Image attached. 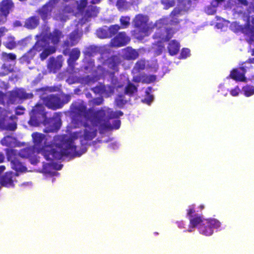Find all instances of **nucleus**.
<instances>
[{"label": "nucleus", "instance_id": "nucleus-1", "mask_svg": "<svg viewBox=\"0 0 254 254\" xmlns=\"http://www.w3.org/2000/svg\"><path fill=\"white\" fill-rule=\"evenodd\" d=\"M34 143L33 147L38 153H41L47 161L51 163L54 160L61 159L63 156L70 155L80 156L85 152L76 150L74 141L77 138V135L73 134L68 137L67 135L58 136V140L61 141L58 144L47 145V139L45 134L37 132L32 134Z\"/></svg>", "mask_w": 254, "mask_h": 254}, {"label": "nucleus", "instance_id": "nucleus-2", "mask_svg": "<svg viewBox=\"0 0 254 254\" xmlns=\"http://www.w3.org/2000/svg\"><path fill=\"white\" fill-rule=\"evenodd\" d=\"M70 109L74 114L73 121L77 124H82L84 118L86 121L90 120L96 125H101L115 117V113L110 108L106 107H102L97 111H94L93 108L87 110L85 105L75 102L71 104Z\"/></svg>", "mask_w": 254, "mask_h": 254}, {"label": "nucleus", "instance_id": "nucleus-3", "mask_svg": "<svg viewBox=\"0 0 254 254\" xmlns=\"http://www.w3.org/2000/svg\"><path fill=\"white\" fill-rule=\"evenodd\" d=\"M247 11L249 14L247 22L244 27L240 26V29L243 33L250 37L248 42L251 44L254 40V0L250 2Z\"/></svg>", "mask_w": 254, "mask_h": 254}, {"label": "nucleus", "instance_id": "nucleus-4", "mask_svg": "<svg viewBox=\"0 0 254 254\" xmlns=\"http://www.w3.org/2000/svg\"><path fill=\"white\" fill-rule=\"evenodd\" d=\"M33 94L27 93L23 88H16L9 92L7 103L11 104L21 103L24 100L32 98Z\"/></svg>", "mask_w": 254, "mask_h": 254}, {"label": "nucleus", "instance_id": "nucleus-5", "mask_svg": "<svg viewBox=\"0 0 254 254\" xmlns=\"http://www.w3.org/2000/svg\"><path fill=\"white\" fill-rule=\"evenodd\" d=\"M30 119L28 122L29 125L32 126H38L41 120L46 117L44 107L42 104H37L33 107L30 113Z\"/></svg>", "mask_w": 254, "mask_h": 254}, {"label": "nucleus", "instance_id": "nucleus-6", "mask_svg": "<svg viewBox=\"0 0 254 254\" xmlns=\"http://www.w3.org/2000/svg\"><path fill=\"white\" fill-rule=\"evenodd\" d=\"M221 223L217 219L210 218L204 220V222L199 226L198 230L202 235L210 236L213 233L214 228H218L220 227Z\"/></svg>", "mask_w": 254, "mask_h": 254}, {"label": "nucleus", "instance_id": "nucleus-7", "mask_svg": "<svg viewBox=\"0 0 254 254\" xmlns=\"http://www.w3.org/2000/svg\"><path fill=\"white\" fill-rule=\"evenodd\" d=\"M14 7L12 0H2L0 2V25L6 23L9 14Z\"/></svg>", "mask_w": 254, "mask_h": 254}, {"label": "nucleus", "instance_id": "nucleus-8", "mask_svg": "<svg viewBox=\"0 0 254 254\" xmlns=\"http://www.w3.org/2000/svg\"><path fill=\"white\" fill-rule=\"evenodd\" d=\"M43 101L47 107L54 110L61 108L63 105L58 95H48L43 98Z\"/></svg>", "mask_w": 254, "mask_h": 254}, {"label": "nucleus", "instance_id": "nucleus-9", "mask_svg": "<svg viewBox=\"0 0 254 254\" xmlns=\"http://www.w3.org/2000/svg\"><path fill=\"white\" fill-rule=\"evenodd\" d=\"M130 41L125 32H120L111 40L110 45L113 47H121L127 45Z\"/></svg>", "mask_w": 254, "mask_h": 254}, {"label": "nucleus", "instance_id": "nucleus-10", "mask_svg": "<svg viewBox=\"0 0 254 254\" xmlns=\"http://www.w3.org/2000/svg\"><path fill=\"white\" fill-rule=\"evenodd\" d=\"M54 7V2L50 0L38 8L36 12L38 14L43 21H46L50 18Z\"/></svg>", "mask_w": 254, "mask_h": 254}, {"label": "nucleus", "instance_id": "nucleus-11", "mask_svg": "<svg viewBox=\"0 0 254 254\" xmlns=\"http://www.w3.org/2000/svg\"><path fill=\"white\" fill-rule=\"evenodd\" d=\"M247 67L242 65L239 68H233L230 72L228 78H231L236 81L247 82L245 74L247 71Z\"/></svg>", "mask_w": 254, "mask_h": 254}, {"label": "nucleus", "instance_id": "nucleus-12", "mask_svg": "<svg viewBox=\"0 0 254 254\" xmlns=\"http://www.w3.org/2000/svg\"><path fill=\"white\" fill-rule=\"evenodd\" d=\"M174 32L171 28H159L157 29L153 36L154 39H158L160 41H169L173 37Z\"/></svg>", "mask_w": 254, "mask_h": 254}, {"label": "nucleus", "instance_id": "nucleus-13", "mask_svg": "<svg viewBox=\"0 0 254 254\" xmlns=\"http://www.w3.org/2000/svg\"><path fill=\"white\" fill-rule=\"evenodd\" d=\"M14 152V150L10 149L7 152V159L10 161L11 168L16 172H25L27 171L26 167L16 157L10 155H15Z\"/></svg>", "mask_w": 254, "mask_h": 254}, {"label": "nucleus", "instance_id": "nucleus-14", "mask_svg": "<svg viewBox=\"0 0 254 254\" xmlns=\"http://www.w3.org/2000/svg\"><path fill=\"white\" fill-rule=\"evenodd\" d=\"M36 38H37L36 42L32 48L30 49L32 51L36 52V53L41 52L49 47L50 44L48 42V38L46 36L40 34V35H37Z\"/></svg>", "mask_w": 254, "mask_h": 254}, {"label": "nucleus", "instance_id": "nucleus-15", "mask_svg": "<svg viewBox=\"0 0 254 254\" xmlns=\"http://www.w3.org/2000/svg\"><path fill=\"white\" fill-rule=\"evenodd\" d=\"M106 123V122H105L104 123L102 124L101 126L103 125ZM93 124L94 125H92L91 126L88 125L87 122H84L81 124L85 127L84 130L83 138L85 140H92L96 136L97 129L95 128L94 127V125H95L94 123ZM98 125H97V126ZM100 125L101 126V125Z\"/></svg>", "mask_w": 254, "mask_h": 254}, {"label": "nucleus", "instance_id": "nucleus-16", "mask_svg": "<svg viewBox=\"0 0 254 254\" xmlns=\"http://www.w3.org/2000/svg\"><path fill=\"white\" fill-rule=\"evenodd\" d=\"M63 65L62 56H58L57 58L50 57L48 60L47 67L50 72L56 73L60 70Z\"/></svg>", "mask_w": 254, "mask_h": 254}, {"label": "nucleus", "instance_id": "nucleus-17", "mask_svg": "<svg viewBox=\"0 0 254 254\" xmlns=\"http://www.w3.org/2000/svg\"><path fill=\"white\" fill-rule=\"evenodd\" d=\"M133 24L135 27L139 29V31L146 33L148 29L147 26L146 17L142 14H138L133 19Z\"/></svg>", "mask_w": 254, "mask_h": 254}, {"label": "nucleus", "instance_id": "nucleus-18", "mask_svg": "<svg viewBox=\"0 0 254 254\" xmlns=\"http://www.w3.org/2000/svg\"><path fill=\"white\" fill-rule=\"evenodd\" d=\"M80 37L78 29H75L69 34L68 38L64 42L63 46L68 48L76 45L78 43Z\"/></svg>", "mask_w": 254, "mask_h": 254}, {"label": "nucleus", "instance_id": "nucleus-19", "mask_svg": "<svg viewBox=\"0 0 254 254\" xmlns=\"http://www.w3.org/2000/svg\"><path fill=\"white\" fill-rule=\"evenodd\" d=\"M139 57V53L131 47H127L122 50V57L127 61H133Z\"/></svg>", "mask_w": 254, "mask_h": 254}, {"label": "nucleus", "instance_id": "nucleus-20", "mask_svg": "<svg viewBox=\"0 0 254 254\" xmlns=\"http://www.w3.org/2000/svg\"><path fill=\"white\" fill-rule=\"evenodd\" d=\"M40 24V18L38 16L33 15L25 19L24 27L29 30L36 29Z\"/></svg>", "mask_w": 254, "mask_h": 254}, {"label": "nucleus", "instance_id": "nucleus-21", "mask_svg": "<svg viewBox=\"0 0 254 254\" xmlns=\"http://www.w3.org/2000/svg\"><path fill=\"white\" fill-rule=\"evenodd\" d=\"M13 174L12 172H6L0 179V184L5 187H13Z\"/></svg>", "mask_w": 254, "mask_h": 254}, {"label": "nucleus", "instance_id": "nucleus-22", "mask_svg": "<svg viewBox=\"0 0 254 254\" xmlns=\"http://www.w3.org/2000/svg\"><path fill=\"white\" fill-rule=\"evenodd\" d=\"M121 63V60L119 56L117 55H113L108 58L105 64L111 69L118 70V66Z\"/></svg>", "mask_w": 254, "mask_h": 254}, {"label": "nucleus", "instance_id": "nucleus-23", "mask_svg": "<svg viewBox=\"0 0 254 254\" xmlns=\"http://www.w3.org/2000/svg\"><path fill=\"white\" fill-rule=\"evenodd\" d=\"M180 44L176 40L171 41L167 47L168 53L171 56L177 55L180 50Z\"/></svg>", "mask_w": 254, "mask_h": 254}, {"label": "nucleus", "instance_id": "nucleus-24", "mask_svg": "<svg viewBox=\"0 0 254 254\" xmlns=\"http://www.w3.org/2000/svg\"><path fill=\"white\" fill-rule=\"evenodd\" d=\"M190 225L191 228L198 227L202 223L204 222L202 216L198 214H194V216L189 218Z\"/></svg>", "mask_w": 254, "mask_h": 254}, {"label": "nucleus", "instance_id": "nucleus-25", "mask_svg": "<svg viewBox=\"0 0 254 254\" xmlns=\"http://www.w3.org/2000/svg\"><path fill=\"white\" fill-rule=\"evenodd\" d=\"M14 64L10 63H3L1 66L0 71V76H4L14 71Z\"/></svg>", "mask_w": 254, "mask_h": 254}, {"label": "nucleus", "instance_id": "nucleus-26", "mask_svg": "<svg viewBox=\"0 0 254 254\" xmlns=\"http://www.w3.org/2000/svg\"><path fill=\"white\" fill-rule=\"evenodd\" d=\"M35 150H36L32 147H27L21 149L18 153V155L23 158H29L35 153Z\"/></svg>", "mask_w": 254, "mask_h": 254}, {"label": "nucleus", "instance_id": "nucleus-27", "mask_svg": "<svg viewBox=\"0 0 254 254\" xmlns=\"http://www.w3.org/2000/svg\"><path fill=\"white\" fill-rule=\"evenodd\" d=\"M3 45L9 50H13L17 46L15 38L12 35H9L5 38V41L3 43Z\"/></svg>", "mask_w": 254, "mask_h": 254}, {"label": "nucleus", "instance_id": "nucleus-28", "mask_svg": "<svg viewBox=\"0 0 254 254\" xmlns=\"http://www.w3.org/2000/svg\"><path fill=\"white\" fill-rule=\"evenodd\" d=\"M80 56V51L77 48H74L72 49L70 54L69 58L67 60L68 64L74 63L77 61Z\"/></svg>", "mask_w": 254, "mask_h": 254}, {"label": "nucleus", "instance_id": "nucleus-29", "mask_svg": "<svg viewBox=\"0 0 254 254\" xmlns=\"http://www.w3.org/2000/svg\"><path fill=\"white\" fill-rule=\"evenodd\" d=\"M61 33L58 30L52 33H50L49 35L44 34V36H46L48 38V42L51 40L52 43L54 44H57L60 40Z\"/></svg>", "mask_w": 254, "mask_h": 254}, {"label": "nucleus", "instance_id": "nucleus-30", "mask_svg": "<svg viewBox=\"0 0 254 254\" xmlns=\"http://www.w3.org/2000/svg\"><path fill=\"white\" fill-rule=\"evenodd\" d=\"M99 13V9L96 6L89 5L87 7L85 12L84 16L86 18H90L95 17Z\"/></svg>", "mask_w": 254, "mask_h": 254}, {"label": "nucleus", "instance_id": "nucleus-31", "mask_svg": "<svg viewBox=\"0 0 254 254\" xmlns=\"http://www.w3.org/2000/svg\"><path fill=\"white\" fill-rule=\"evenodd\" d=\"M0 59L3 63H9V62H15L16 55L12 53H6L2 52L1 55Z\"/></svg>", "mask_w": 254, "mask_h": 254}, {"label": "nucleus", "instance_id": "nucleus-32", "mask_svg": "<svg viewBox=\"0 0 254 254\" xmlns=\"http://www.w3.org/2000/svg\"><path fill=\"white\" fill-rule=\"evenodd\" d=\"M137 92V87L129 81L127 82L125 87L124 93L125 94L132 96L134 93Z\"/></svg>", "mask_w": 254, "mask_h": 254}, {"label": "nucleus", "instance_id": "nucleus-33", "mask_svg": "<svg viewBox=\"0 0 254 254\" xmlns=\"http://www.w3.org/2000/svg\"><path fill=\"white\" fill-rule=\"evenodd\" d=\"M121 28V27L118 24L110 26L107 29L109 38H112L113 36L115 37Z\"/></svg>", "mask_w": 254, "mask_h": 254}, {"label": "nucleus", "instance_id": "nucleus-34", "mask_svg": "<svg viewBox=\"0 0 254 254\" xmlns=\"http://www.w3.org/2000/svg\"><path fill=\"white\" fill-rule=\"evenodd\" d=\"M42 51V53L40 55V57L41 60H44L49 55L54 53L56 52V49L54 47L49 48L48 47Z\"/></svg>", "mask_w": 254, "mask_h": 254}, {"label": "nucleus", "instance_id": "nucleus-35", "mask_svg": "<svg viewBox=\"0 0 254 254\" xmlns=\"http://www.w3.org/2000/svg\"><path fill=\"white\" fill-rule=\"evenodd\" d=\"M36 55V52L32 51L30 49L26 53H25L22 57L21 61L23 63L29 64L30 61Z\"/></svg>", "mask_w": 254, "mask_h": 254}, {"label": "nucleus", "instance_id": "nucleus-36", "mask_svg": "<svg viewBox=\"0 0 254 254\" xmlns=\"http://www.w3.org/2000/svg\"><path fill=\"white\" fill-rule=\"evenodd\" d=\"M145 67V61L144 60L140 59L136 62L133 68V70L135 73L139 72Z\"/></svg>", "mask_w": 254, "mask_h": 254}, {"label": "nucleus", "instance_id": "nucleus-37", "mask_svg": "<svg viewBox=\"0 0 254 254\" xmlns=\"http://www.w3.org/2000/svg\"><path fill=\"white\" fill-rule=\"evenodd\" d=\"M244 94L246 97H250L254 94V86L251 85H246L242 88Z\"/></svg>", "mask_w": 254, "mask_h": 254}, {"label": "nucleus", "instance_id": "nucleus-38", "mask_svg": "<svg viewBox=\"0 0 254 254\" xmlns=\"http://www.w3.org/2000/svg\"><path fill=\"white\" fill-rule=\"evenodd\" d=\"M115 102L116 105L120 108L123 107L127 102L125 96L122 94L118 95L115 99Z\"/></svg>", "mask_w": 254, "mask_h": 254}, {"label": "nucleus", "instance_id": "nucleus-39", "mask_svg": "<svg viewBox=\"0 0 254 254\" xmlns=\"http://www.w3.org/2000/svg\"><path fill=\"white\" fill-rule=\"evenodd\" d=\"M97 53V48L93 46H89L85 49L84 52L85 56L88 57H93Z\"/></svg>", "mask_w": 254, "mask_h": 254}, {"label": "nucleus", "instance_id": "nucleus-40", "mask_svg": "<svg viewBox=\"0 0 254 254\" xmlns=\"http://www.w3.org/2000/svg\"><path fill=\"white\" fill-rule=\"evenodd\" d=\"M156 77L154 75H143L141 76V81L143 83L149 84L155 81Z\"/></svg>", "mask_w": 254, "mask_h": 254}, {"label": "nucleus", "instance_id": "nucleus-41", "mask_svg": "<svg viewBox=\"0 0 254 254\" xmlns=\"http://www.w3.org/2000/svg\"><path fill=\"white\" fill-rule=\"evenodd\" d=\"M129 20H130V18L129 17L122 16L120 19L121 25V26H120L121 27V28H127L130 24Z\"/></svg>", "mask_w": 254, "mask_h": 254}, {"label": "nucleus", "instance_id": "nucleus-42", "mask_svg": "<svg viewBox=\"0 0 254 254\" xmlns=\"http://www.w3.org/2000/svg\"><path fill=\"white\" fill-rule=\"evenodd\" d=\"M97 36L100 38H109L107 29L100 28L97 30Z\"/></svg>", "mask_w": 254, "mask_h": 254}, {"label": "nucleus", "instance_id": "nucleus-43", "mask_svg": "<svg viewBox=\"0 0 254 254\" xmlns=\"http://www.w3.org/2000/svg\"><path fill=\"white\" fill-rule=\"evenodd\" d=\"M151 87H148L145 91L147 97L144 99V100L145 102L148 104H149L153 100V95L150 94V92H151Z\"/></svg>", "mask_w": 254, "mask_h": 254}, {"label": "nucleus", "instance_id": "nucleus-44", "mask_svg": "<svg viewBox=\"0 0 254 254\" xmlns=\"http://www.w3.org/2000/svg\"><path fill=\"white\" fill-rule=\"evenodd\" d=\"M190 55V50L188 48H183L181 50L179 58L180 59H185L189 57Z\"/></svg>", "mask_w": 254, "mask_h": 254}, {"label": "nucleus", "instance_id": "nucleus-45", "mask_svg": "<svg viewBox=\"0 0 254 254\" xmlns=\"http://www.w3.org/2000/svg\"><path fill=\"white\" fill-rule=\"evenodd\" d=\"M195 204H193L189 206V208L187 210V216L189 217V218L194 216L193 214L195 212Z\"/></svg>", "mask_w": 254, "mask_h": 254}, {"label": "nucleus", "instance_id": "nucleus-46", "mask_svg": "<svg viewBox=\"0 0 254 254\" xmlns=\"http://www.w3.org/2000/svg\"><path fill=\"white\" fill-rule=\"evenodd\" d=\"M162 3L164 5L165 9H167L175 5V1L174 0L162 1Z\"/></svg>", "mask_w": 254, "mask_h": 254}, {"label": "nucleus", "instance_id": "nucleus-47", "mask_svg": "<svg viewBox=\"0 0 254 254\" xmlns=\"http://www.w3.org/2000/svg\"><path fill=\"white\" fill-rule=\"evenodd\" d=\"M181 10L180 8L177 7H175L173 10L171 12L170 16L172 18H174L175 17H178L179 15L180 14Z\"/></svg>", "mask_w": 254, "mask_h": 254}, {"label": "nucleus", "instance_id": "nucleus-48", "mask_svg": "<svg viewBox=\"0 0 254 254\" xmlns=\"http://www.w3.org/2000/svg\"><path fill=\"white\" fill-rule=\"evenodd\" d=\"M29 159L31 163L33 165H36L39 162L38 157L35 155L34 154L32 155L29 158Z\"/></svg>", "mask_w": 254, "mask_h": 254}, {"label": "nucleus", "instance_id": "nucleus-49", "mask_svg": "<svg viewBox=\"0 0 254 254\" xmlns=\"http://www.w3.org/2000/svg\"><path fill=\"white\" fill-rule=\"evenodd\" d=\"M240 91L238 86H236L234 88L231 89L230 91L231 95L233 96H237L239 95Z\"/></svg>", "mask_w": 254, "mask_h": 254}, {"label": "nucleus", "instance_id": "nucleus-50", "mask_svg": "<svg viewBox=\"0 0 254 254\" xmlns=\"http://www.w3.org/2000/svg\"><path fill=\"white\" fill-rule=\"evenodd\" d=\"M125 0H117L116 2V6L117 8L120 10L124 7L125 6Z\"/></svg>", "mask_w": 254, "mask_h": 254}, {"label": "nucleus", "instance_id": "nucleus-51", "mask_svg": "<svg viewBox=\"0 0 254 254\" xmlns=\"http://www.w3.org/2000/svg\"><path fill=\"white\" fill-rule=\"evenodd\" d=\"M25 109L22 106H18L15 111V114L17 115H21L24 114Z\"/></svg>", "mask_w": 254, "mask_h": 254}, {"label": "nucleus", "instance_id": "nucleus-52", "mask_svg": "<svg viewBox=\"0 0 254 254\" xmlns=\"http://www.w3.org/2000/svg\"><path fill=\"white\" fill-rule=\"evenodd\" d=\"M60 127V125L59 123H56L54 124V126L52 127L51 128L48 129L46 132H55L57 131Z\"/></svg>", "mask_w": 254, "mask_h": 254}, {"label": "nucleus", "instance_id": "nucleus-53", "mask_svg": "<svg viewBox=\"0 0 254 254\" xmlns=\"http://www.w3.org/2000/svg\"><path fill=\"white\" fill-rule=\"evenodd\" d=\"M87 4V0H80L79 4L78 5V8L79 10H82L85 8Z\"/></svg>", "mask_w": 254, "mask_h": 254}, {"label": "nucleus", "instance_id": "nucleus-54", "mask_svg": "<svg viewBox=\"0 0 254 254\" xmlns=\"http://www.w3.org/2000/svg\"><path fill=\"white\" fill-rule=\"evenodd\" d=\"M17 127V125L16 123H9L6 126V129L9 130L13 131Z\"/></svg>", "mask_w": 254, "mask_h": 254}, {"label": "nucleus", "instance_id": "nucleus-55", "mask_svg": "<svg viewBox=\"0 0 254 254\" xmlns=\"http://www.w3.org/2000/svg\"><path fill=\"white\" fill-rule=\"evenodd\" d=\"M103 102V99L102 98H95L93 100V104L95 105H100Z\"/></svg>", "mask_w": 254, "mask_h": 254}, {"label": "nucleus", "instance_id": "nucleus-56", "mask_svg": "<svg viewBox=\"0 0 254 254\" xmlns=\"http://www.w3.org/2000/svg\"><path fill=\"white\" fill-rule=\"evenodd\" d=\"M8 30L4 26H1L0 27V38L4 36L5 33L8 32Z\"/></svg>", "mask_w": 254, "mask_h": 254}, {"label": "nucleus", "instance_id": "nucleus-57", "mask_svg": "<svg viewBox=\"0 0 254 254\" xmlns=\"http://www.w3.org/2000/svg\"><path fill=\"white\" fill-rule=\"evenodd\" d=\"M9 138H11V137L10 136H6L4 137L1 141V144L3 145L8 146L9 145V143L7 141V139Z\"/></svg>", "mask_w": 254, "mask_h": 254}, {"label": "nucleus", "instance_id": "nucleus-58", "mask_svg": "<svg viewBox=\"0 0 254 254\" xmlns=\"http://www.w3.org/2000/svg\"><path fill=\"white\" fill-rule=\"evenodd\" d=\"M6 97L5 94L3 93L2 91H0V104L4 105L5 104V98Z\"/></svg>", "mask_w": 254, "mask_h": 254}, {"label": "nucleus", "instance_id": "nucleus-59", "mask_svg": "<svg viewBox=\"0 0 254 254\" xmlns=\"http://www.w3.org/2000/svg\"><path fill=\"white\" fill-rule=\"evenodd\" d=\"M180 20H179L176 17L172 18V19L171 20V24H178L179 23Z\"/></svg>", "mask_w": 254, "mask_h": 254}, {"label": "nucleus", "instance_id": "nucleus-60", "mask_svg": "<svg viewBox=\"0 0 254 254\" xmlns=\"http://www.w3.org/2000/svg\"><path fill=\"white\" fill-rule=\"evenodd\" d=\"M239 2L244 6H248L249 2L247 0H238Z\"/></svg>", "mask_w": 254, "mask_h": 254}, {"label": "nucleus", "instance_id": "nucleus-61", "mask_svg": "<svg viewBox=\"0 0 254 254\" xmlns=\"http://www.w3.org/2000/svg\"><path fill=\"white\" fill-rule=\"evenodd\" d=\"M110 109L115 113V117H114V118H117L119 116H122L123 115V113L121 111H119L117 112H115L111 109ZM112 119H113V118Z\"/></svg>", "mask_w": 254, "mask_h": 254}, {"label": "nucleus", "instance_id": "nucleus-62", "mask_svg": "<svg viewBox=\"0 0 254 254\" xmlns=\"http://www.w3.org/2000/svg\"><path fill=\"white\" fill-rule=\"evenodd\" d=\"M247 63H250V64H254V58H249L247 61L243 63L242 64V65H243V64H246Z\"/></svg>", "mask_w": 254, "mask_h": 254}, {"label": "nucleus", "instance_id": "nucleus-63", "mask_svg": "<svg viewBox=\"0 0 254 254\" xmlns=\"http://www.w3.org/2000/svg\"><path fill=\"white\" fill-rule=\"evenodd\" d=\"M4 159V156L2 153H0V163L3 162Z\"/></svg>", "mask_w": 254, "mask_h": 254}, {"label": "nucleus", "instance_id": "nucleus-64", "mask_svg": "<svg viewBox=\"0 0 254 254\" xmlns=\"http://www.w3.org/2000/svg\"><path fill=\"white\" fill-rule=\"evenodd\" d=\"M120 124H121V122H120V121L119 120H118V121H116V128H119V127H120Z\"/></svg>", "mask_w": 254, "mask_h": 254}]
</instances>
